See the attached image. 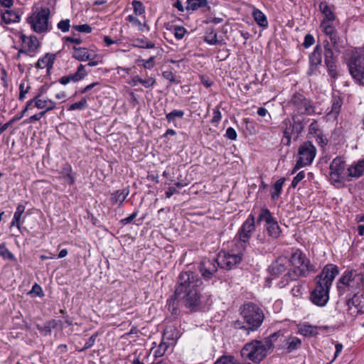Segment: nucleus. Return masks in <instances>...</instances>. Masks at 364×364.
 I'll return each instance as SVG.
<instances>
[{"label":"nucleus","mask_w":364,"mask_h":364,"mask_svg":"<svg viewBox=\"0 0 364 364\" xmlns=\"http://www.w3.org/2000/svg\"><path fill=\"white\" fill-rule=\"evenodd\" d=\"M202 283L197 273L191 271L181 272L178 277L174 294L167 301L169 311L176 314L180 301L186 308L196 311L201 302L200 287Z\"/></svg>","instance_id":"nucleus-1"},{"label":"nucleus","mask_w":364,"mask_h":364,"mask_svg":"<svg viewBox=\"0 0 364 364\" xmlns=\"http://www.w3.org/2000/svg\"><path fill=\"white\" fill-rule=\"evenodd\" d=\"M288 262L291 268L286 274V279L289 280L295 281L316 271L315 266L311 263L306 254L299 249H296L291 254Z\"/></svg>","instance_id":"nucleus-2"},{"label":"nucleus","mask_w":364,"mask_h":364,"mask_svg":"<svg viewBox=\"0 0 364 364\" xmlns=\"http://www.w3.org/2000/svg\"><path fill=\"white\" fill-rule=\"evenodd\" d=\"M274 346L269 341V338L264 340H253L244 345L240 350L241 356L252 361L255 364H259L273 350Z\"/></svg>","instance_id":"nucleus-3"},{"label":"nucleus","mask_w":364,"mask_h":364,"mask_svg":"<svg viewBox=\"0 0 364 364\" xmlns=\"http://www.w3.org/2000/svg\"><path fill=\"white\" fill-rule=\"evenodd\" d=\"M363 281L364 272L355 269H347L336 283L338 295L341 296L347 292L360 291Z\"/></svg>","instance_id":"nucleus-4"},{"label":"nucleus","mask_w":364,"mask_h":364,"mask_svg":"<svg viewBox=\"0 0 364 364\" xmlns=\"http://www.w3.org/2000/svg\"><path fill=\"white\" fill-rule=\"evenodd\" d=\"M292 120L289 118L284 119L281 124V129L284 138L287 140L286 144L290 145L291 138L297 139L304 131L305 126L310 119L304 116L291 115Z\"/></svg>","instance_id":"nucleus-5"},{"label":"nucleus","mask_w":364,"mask_h":364,"mask_svg":"<svg viewBox=\"0 0 364 364\" xmlns=\"http://www.w3.org/2000/svg\"><path fill=\"white\" fill-rule=\"evenodd\" d=\"M347 65L354 82L364 86V48L352 50Z\"/></svg>","instance_id":"nucleus-6"},{"label":"nucleus","mask_w":364,"mask_h":364,"mask_svg":"<svg viewBox=\"0 0 364 364\" xmlns=\"http://www.w3.org/2000/svg\"><path fill=\"white\" fill-rule=\"evenodd\" d=\"M269 341L277 350H282V353L289 354L298 350L301 346V341L296 336L285 335L279 331L269 337Z\"/></svg>","instance_id":"nucleus-7"},{"label":"nucleus","mask_w":364,"mask_h":364,"mask_svg":"<svg viewBox=\"0 0 364 364\" xmlns=\"http://www.w3.org/2000/svg\"><path fill=\"white\" fill-rule=\"evenodd\" d=\"M241 315L248 326L247 335L250 331H257L261 326L264 318L261 308L253 303L245 304Z\"/></svg>","instance_id":"nucleus-8"},{"label":"nucleus","mask_w":364,"mask_h":364,"mask_svg":"<svg viewBox=\"0 0 364 364\" xmlns=\"http://www.w3.org/2000/svg\"><path fill=\"white\" fill-rule=\"evenodd\" d=\"M50 9L42 8L39 11L33 13L27 18L31 29L38 33H47L50 31L52 26L49 23Z\"/></svg>","instance_id":"nucleus-9"},{"label":"nucleus","mask_w":364,"mask_h":364,"mask_svg":"<svg viewBox=\"0 0 364 364\" xmlns=\"http://www.w3.org/2000/svg\"><path fill=\"white\" fill-rule=\"evenodd\" d=\"M289 106L292 110L291 115L304 116L311 115L314 112L311 102L305 96L299 93H295L289 102Z\"/></svg>","instance_id":"nucleus-10"},{"label":"nucleus","mask_w":364,"mask_h":364,"mask_svg":"<svg viewBox=\"0 0 364 364\" xmlns=\"http://www.w3.org/2000/svg\"><path fill=\"white\" fill-rule=\"evenodd\" d=\"M316 154V149L311 141H305L300 145L298 152V160L293 169L294 173L301 167L311 164Z\"/></svg>","instance_id":"nucleus-11"},{"label":"nucleus","mask_w":364,"mask_h":364,"mask_svg":"<svg viewBox=\"0 0 364 364\" xmlns=\"http://www.w3.org/2000/svg\"><path fill=\"white\" fill-rule=\"evenodd\" d=\"M289 262L285 258H278L269 267L268 271L270 275L274 277L282 276V280L278 285L280 288L284 287L291 280L286 279V274L288 269Z\"/></svg>","instance_id":"nucleus-12"},{"label":"nucleus","mask_w":364,"mask_h":364,"mask_svg":"<svg viewBox=\"0 0 364 364\" xmlns=\"http://www.w3.org/2000/svg\"><path fill=\"white\" fill-rule=\"evenodd\" d=\"M339 274V268L334 264H327L323 267L321 273L315 278L316 283L320 282L321 285L331 289L333 280Z\"/></svg>","instance_id":"nucleus-13"},{"label":"nucleus","mask_w":364,"mask_h":364,"mask_svg":"<svg viewBox=\"0 0 364 364\" xmlns=\"http://www.w3.org/2000/svg\"><path fill=\"white\" fill-rule=\"evenodd\" d=\"M255 230V216L250 214L247 220L243 223L238 231L239 240L237 245L243 250L245 248V244L247 243L252 236V232Z\"/></svg>","instance_id":"nucleus-14"},{"label":"nucleus","mask_w":364,"mask_h":364,"mask_svg":"<svg viewBox=\"0 0 364 364\" xmlns=\"http://www.w3.org/2000/svg\"><path fill=\"white\" fill-rule=\"evenodd\" d=\"M242 260L241 253L231 254L225 251H221L217 257L218 266L221 269L230 270L237 267Z\"/></svg>","instance_id":"nucleus-15"},{"label":"nucleus","mask_w":364,"mask_h":364,"mask_svg":"<svg viewBox=\"0 0 364 364\" xmlns=\"http://www.w3.org/2000/svg\"><path fill=\"white\" fill-rule=\"evenodd\" d=\"M330 289V288L321 285L320 282H316L315 288L310 294L311 301L317 306H325L329 300Z\"/></svg>","instance_id":"nucleus-16"},{"label":"nucleus","mask_w":364,"mask_h":364,"mask_svg":"<svg viewBox=\"0 0 364 364\" xmlns=\"http://www.w3.org/2000/svg\"><path fill=\"white\" fill-rule=\"evenodd\" d=\"M20 39L22 43L20 53H24L25 55L31 57L34 56L41 46L38 38L33 35L26 36L22 33Z\"/></svg>","instance_id":"nucleus-17"},{"label":"nucleus","mask_w":364,"mask_h":364,"mask_svg":"<svg viewBox=\"0 0 364 364\" xmlns=\"http://www.w3.org/2000/svg\"><path fill=\"white\" fill-rule=\"evenodd\" d=\"M346 162L342 157L337 156L330 164V179L333 183H341L346 181L344 177Z\"/></svg>","instance_id":"nucleus-18"},{"label":"nucleus","mask_w":364,"mask_h":364,"mask_svg":"<svg viewBox=\"0 0 364 364\" xmlns=\"http://www.w3.org/2000/svg\"><path fill=\"white\" fill-rule=\"evenodd\" d=\"M218 261L216 259H204L198 265V269L205 279H210L217 272Z\"/></svg>","instance_id":"nucleus-19"},{"label":"nucleus","mask_w":364,"mask_h":364,"mask_svg":"<svg viewBox=\"0 0 364 364\" xmlns=\"http://www.w3.org/2000/svg\"><path fill=\"white\" fill-rule=\"evenodd\" d=\"M348 309L353 306L358 309V314H364V295L360 291L350 293L346 301Z\"/></svg>","instance_id":"nucleus-20"},{"label":"nucleus","mask_w":364,"mask_h":364,"mask_svg":"<svg viewBox=\"0 0 364 364\" xmlns=\"http://www.w3.org/2000/svg\"><path fill=\"white\" fill-rule=\"evenodd\" d=\"M323 48L320 45H317L313 52L309 55V68L307 72L309 75L315 74L318 66L322 62Z\"/></svg>","instance_id":"nucleus-21"},{"label":"nucleus","mask_w":364,"mask_h":364,"mask_svg":"<svg viewBox=\"0 0 364 364\" xmlns=\"http://www.w3.org/2000/svg\"><path fill=\"white\" fill-rule=\"evenodd\" d=\"M87 73L85 70V65L80 64L75 73L61 77L58 80V82L63 85H66L71 82H77L82 80L87 76Z\"/></svg>","instance_id":"nucleus-22"},{"label":"nucleus","mask_w":364,"mask_h":364,"mask_svg":"<svg viewBox=\"0 0 364 364\" xmlns=\"http://www.w3.org/2000/svg\"><path fill=\"white\" fill-rule=\"evenodd\" d=\"M73 50L72 56L78 61H87L88 60L95 59L97 57L94 50H89L87 48L74 46Z\"/></svg>","instance_id":"nucleus-23"},{"label":"nucleus","mask_w":364,"mask_h":364,"mask_svg":"<svg viewBox=\"0 0 364 364\" xmlns=\"http://www.w3.org/2000/svg\"><path fill=\"white\" fill-rule=\"evenodd\" d=\"M56 56L57 55L55 53H47L38 60L35 67L37 69L46 68L47 74H50L51 70L53 68V64L56 59Z\"/></svg>","instance_id":"nucleus-24"},{"label":"nucleus","mask_w":364,"mask_h":364,"mask_svg":"<svg viewBox=\"0 0 364 364\" xmlns=\"http://www.w3.org/2000/svg\"><path fill=\"white\" fill-rule=\"evenodd\" d=\"M346 181H350L353 178H360L364 172V159L359 160L354 164L350 165L348 169Z\"/></svg>","instance_id":"nucleus-25"},{"label":"nucleus","mask_w":364,"mask_h":364,"mask_svg":"<svg viewBox=\"0 0 364 364\" xmlns=\"http://www.w3.org/2000/svg\"><path fill=\"white\" fill-rule=\"evenodd\" d=\"M26 207L23 204H18L16 207V211L14 214L13 219L10 224V228L16 227L19 228L20 223H23L26 216L23 215Z\"/></svg>","instance_id":"nucleus-26"},{"label":"nucleus","mask_w":364,"mask_h":364,"mask_svg":"<svg viewBox=\"0 0 364 364\" xmlns=\"http://www.w3.org/2000/svg\"><path fill=\"white\" fill-rule=\"evenodd\" d=\"M319 11L323 15V18L321 21L333 22L336 19V15L333 10L326 1H322L318 5Z\"/></svg>","instance_id":"nucleus-27"},{"label":"nucleus","mask_w":364,"mask_h":364,"mask_svg":"<svg viewBox=\"0 0 364 364\" xmlns=\"http://www.w3.org/2000/svg\"><path fill=\"white\" fill-rule=\"evenodd\" d=\"M210 0H186V10L187 11H196L199 9H210L209 6Z\"/></svg>","instance_id":"nucleus-28"},{"label":"nucleus","mask_w":364,"mask_h":364,"mask_svg":"<svg viewBox=\"0 0 364 364\" xmlns=\"http://www.w3.org/2000/svg\"><path fill=\"white\" fill-rule=\"evenodd\" d=\"M60 321L51 319L46 321L43 325H37L38 330L44 336L51 334L52 330L57 328L59 325Z\"/></svg>","instance_id":"nucleus-29"},{"label":"nucleus","mask_w":364,"mask_h":364,"mask_svg":"<svg viewBox=\"0 0 364 364\" xmlns=\"http://www.w3.org/2000/svg\"><path fill=\"white\" fill-rule=\"evenodd\" d=\"M129 193L127 188L117 190L111 194L110 200L113 204H119L121 206Z\"/></svg>","instance_id":"nucleus-30"},{"label":"nucleus","mask_w":364,"mask_h":364,"mask_svg":"<svg viewBox=\"0 0 364 364\" xmlns=\"http://www.w3.org/2000/svg\"><path fill=\"white\" fill-rule=\"evenodd\" d=\"M60 174L69 185H73L75 181V173L70 164H66L62 167Z\"/></svg>","instance_id":"nucleus-31"},{"label":"nucleus","mask_w":364,"mask_h":364,"mask_svg":"<svg viewBox=\"0 0 364 364\" xmlns=\"http://www.w3.org/2000/svg\"><path fill=\"white\" fill-rule=\"evenodd\" d=\"M331 102V109L328 113V115L333 119H336L340 113L343 105V100L340 97L333 96Z\"/></svg>","instance_id":"nucleus-32"},{"label":"nucleus","mask_w":364,"mask_h":364,"mask_svg":"<svg viewBox=\"0 0 364 364\" xmlns=\"http://www.w3.org/2000/svg\"><path fill=\"white\" fill-rule=\"evenodd\" d=\"M252 16L257 24L263 28H266L268 27V21L265 14L258 9L254 8L252 11Z\"/></svg>","instance_id":"nucleus-33"},{"label":"nucleus","mask_w":364,"mask_h":364,"mask_svg":"<svg viewBox=\"0 0 364 364\" xmlns=\"http://www.w3.org/2000/svg\"><path fill=\"white\" fill-rule=\"evenodd\" d=\"M1 20L6 24L20 21L21 16L13 10H6L1 13Z\"/></svg>","instance_id":"nucleus-34"},{"label":"nucleus","mask_w":364,"mask_h":364,"mask_svg":"<svg viewBox=\"0 0 364 364\" xmlns=\"http://www.w3.org/2000/svg\"><path fill=\"white\" fill-rule=\"evenodd\" d=\"M0 257H1L4 260L17 263V259L16 256L7 248L5 242L0 244Z\"/></svg>","instance_id":"nucleus-35"},{"label":"nucleus","mask_w":364,"mask_h":364,"mask_svg":"<svg viewBox=\"0 0 364 364\" xmlns=\"http://www.w3.org/2000/svg\"><path fill=\"white\" fill-rule=\"evenodd\" d=\"M285 178H282L279 180H277L274 184L273 185L272 189L271 191V198L273 200H276L279 198L280 196L282 191V187L284 183Z\"/></svg>","instance_id":"nucleus-36"},{"label":"nucleus","mask_w":364,"mask_h":364,"mask_svg":"<svg viewBox=\"0 0 364 364\" xmlns=\"http://www.w3.org/2000/svg\"><path fill=\"white\" fill-rule=\"evenodd\" d=\"M323 53L324 55V63L336 61V57H335L333 50L328 41H323Z\"/></svg>","instance_id":"nucleus-37"},{"label":"nucleus","mask_w":364,"mask_h":364,"mask_svg":"<svg viewBox=\"0 0 364 364\" xmlns=\"http://www.w3.org/2000/svg\"><path fill=\"white\" fill-rule=\"evenodd\" d=\"M178 332L176 327L174 326H168L164 330L163 333V340H167V341H172L174 343L176 342V341L178 338Z\"/></svg>","instance_id":"nucleus-38"},{"label":"nucleus","mask_w":364,"mask_h":364,"mask_svg":"<svg viewBox=\"0 0 364 364\" xmlns=\"http://www.w3.org/2000/svg\"><path fill=\"white\" fill-rule=\"evenodd\" d=\"M274 220H276V219L272 216V214L269 209L266 208L261 209L260 213L257 218V223H260L261 221H264L267 226Z\"/></svg>","instance_id":"nucleus-39"},{"label":"nucleus","mask_w":364,"mask_h":364,"mask_svg":"<svg viewBox=\"0 0 364 364\" xmlns=\"http://www.w3.org/2000/svg\"><path fill=\"white\" fill-rule=\"evenodd\" d=\"M167 29L177 40H181L187 33V30L183 26L172 25Z\"/></svg>","instance_id":"nucleus-40"},{"label":"nucleus","mask_w":364,"mask_h":364,"mask_svg":"<svg viewBox=\"0 0 364 364\" xmlns=\"http://www.w3.org/2000/svg\"><path fill=\"white\" fill-rule=\"evenodd\" d=\"M268 235L273 238H278L281 235L280 227L277 220L266 226Z\"/></svg>","instance_id":"nucleus-41"},{"label":"nucleus","mask_w":364,"mask_h":364,"mask_svg":"<svg viewBox=\"0 0 364 364\" xmlns=\"http://www.w3.org/2000/svg\"><path fill=\"white\" fill-rule=\"evenodd\" d=\"M332 46L336 51L340 52L341 48L344 47L343 42L336 31L334 34L329 37Z\"/></svg>","instance_id":"nucleus-42"},{"label":"nucleus","mask_w":364,"mask_h":364,"mask_svg":"<svg viewBox=\"0 0 364 364\" xmlns=\"http://www.w3.org/2000/svg\"><path fill=\"white\" fill-rule=\"evenodd\" d=\"M204 41L209 45L218 44L219 41L218 40V34L213 28H211L206 32Z\"/></svg>","instance_id":"nucleus-43"},{"label":"nucleus","mask_w":364,"mask_h":364,"mask_svg":"<svg viewBox=\"0 0 364 364\" xmlns=\"http://www.w3.org/2000/svg\"><path fill=\"white\" fill-rule=\"evenodd\" d=\"M320 27L325 35L330 37L336 32L335 27L333 25V22H325L321 21Z\"/></svg>","instance_id":"nucleus-44"},{"label":"nucleus","mask_w":364,"mask_h":364,"mask_svg":"<svg viewBox=\"0 0 364 364\" xmlns=\"http://www.w3.org/2000/svg\"><path fill=\"white\" fill-rule=\"evenodd\" d=\"M328 75L336 80L338 76L336 61L325 63Z\"/></svg>","instance_id":"nucleus-45"},{"label":"nucleus","mask_w":364,"mask_h":364,"mask_svg":"<svg viewBox=\"0 0 364 364\" xmlns=\"http://www.w3.org/2000/svg\"><path fill=\"white\" fill-rule=\"evenodd\" d=\"M126 19L127 21L132 23V25L138 26L139 30L140 31H144V28H146L147 31L149 30V28L146 23H141V22L136 16L133 15L127 16Z\"/></svg>","instance_id":"nucleus-46"},{"label":"nucleus","mask_w":364,"mask_h":364,"mask_svg":"<svg viewBox=\"0 0 364 364\" xmlns=\"http://www.w3.org/2000/svg\"><path fill=\"white\" fill-rule=\"evenodd\" d=\"M169 346L170 343L162 339V341L159 345L158 348L154 351V356L155 358L162 357L168 350Z\"/></svg>","instance_id":"nucleus-47"},{"label":"nucleus","mask_w":364,"mask_h":364,"mask_svg":"<svg viewBox=\"0 0 364 364\" xmlns=\"http://www.w3.org/2000/svg\"><path fill=\"white\" fill-rule=\"evenodd\" d=\"M134 46L141 48H154L155 44L151 41H147L146 38H136L134 40Z\"/></svg>","instance_id":"nucleus-48"},{"label":"nucleus","mask_w":364,"mask_h":364,"mask_svg":"<svg viewBox=\"0 0 364 364\" xmlns=\"http://www.w3.org/2000/svg\"><path fill=\"white\" fill-rule=\"evenodd\" d=\"M185 114L183 110L173 109L171 112L166 114V119L168 122H173L176 118H182Z\"/></svg>","instance_id":"nucleus-49"},{"label":"nucleus","mask_w":364,"mask_h":364,"mask_svg":"<svg viewBox=\"0 0 364 364\" xmlns=\"http://www.w3.org/2000/svg\"><path fill=\"white\" fill-rule=\"evenodd\" d=\"M88 107L87 102L86 98H82L79 102H75L72 105H70L68 107V110L73 111V110H82L86 109Z\"/></svg>","instance_id":"nucleus-50"},{"label":"nucleus","mask_w":364,"mask_h":364,"mask_svg":"<svg viewBox=\"0 0 364 364\" xmlns=\"http://www.w3.org/2000/svg\"><path fill=\"white\" fill-rule=\"evenodd\" d=\"M132 6L136 15L140 16L145 12L144 6L139 1L134 0L132 1Z\"/></svg>","instance_id":"nucleus-51"},{"label":"nucleus","mask_w":364,"mask_h":364,"mask_svg":"<svg viewBox=\"0 0 364 364\" xmlns=\"http://www.w3.org/2000/svg\"><path fill=\"white\" fill-rule=\"evenodd\" d=\"M309 133L310 134H313L314 136L321 133V130L319 129V125L318 122L315 119H313L311 124L309 126Z\"/></svg>","instance_id":"nucleus-52"},{"label":"nucleus","mask_w":364,"mask_h":364,"mask_svg":"<svg viewBox=\"0 0 364 364\" xmlns=\"http://www.w3.org/2000/svg\"><path fill=\"white\" fill-rule=\"evenodd\" d=\"M73 28L75 29L77 32L90 33L92 32V27L88 24H82V25H74L73 26Z\"/></svg>","instance_id":"nucleus-53"},{"label":"nucleus","mask_w":364,"mask_h":364,"mask_svg":"<svg viewBox=\"0 0 364 364\" xmlns=\"http://www.w3.org/2000/svg\"><path fill=\"white\" fill-rule=\"evenodd\" d=\"M57 26H58V28L59 30H60L62 32H63V33L68 32V31H69L70 28V20L69 19L61 20L60 22H58Z\"/></svg>","instance_id":"nucleus-54"},{"label":"nucleus","mask_w":364,"mask_h":364,"mask_svg":"<svg viewBox=\"0 0 364 364\" xmlns=\"http://www.w3.org/2000/svg\"><path fill=\"white\" fill-rule=\"evenodd\" d=\"M213 118L211 119V122L213 124H218L222 119V114L220 111V107H215L213 110Z\"/></svg>","instance_id":"nucleus-55"},{"label":"nucleus","mask_w":364,"mask_h":364,"mask_svg":"<svg viewBox=\"0 0 364 364\" xmlns=\"http://www.w3.org/2000/svg\"><path fill=\"white\" fill-rule=\"evenodd\" d=\"M232 355L220 356L213 364H232Z\"/></svg>","instance_id":"nucleus-56"},{"label":"nucleus","mask_w":364,"mask_h":364,"mask_svg":"<svg viewBox=\"0 0 364 364\" xmlns=\"http://www.w3.org/2000/svg\"><path fill=\"white\" fill-rule=\"evenodd\" d=\"M36 107L39 109H46L47 107L46 102L47 99H41L40 95H35Z\"/></svg>","instance_id":"nucleus-57"},{"label":"nucleus","mask_w":364,"mask_h":364,"mask_svg":"<svg viewBox=\"0 0 364 364\" xmlns=\"http://www.w3.org/2000/svg\"><path fill=\"white\" fill-rule=\"evenodd\" d=\"M97 336H98V333L97 332L95 333L94 334H92L90 336V338L87 341L84 347L82 348V349L80 351H83L85 350L89 349L91 347H92L95 345V343Z\"/></svg>","instance_id":"nucleus-58"},{"label":"nucleus","mask_w":364,"mask_h":364,"mask_svg":"<svg viewBox=\"0 0 364 364\" xmlns=\"http://www.w3.org/2000/svg\"><path fill=\"white\" fill-rule=\"evenodd\" d=\"M138 213H139L138 210L134 211L129 216L120 220V221H119L120 224L122 225H126L127 224L131 223L136 218V216L138 215Z\"/></svg>","instance_id":"nucleus-59"},{"label":"nucleus","mask_w":364,"mask_h":364,"mask_svg":"<svg viewBox=\"0 0 364 364\" xmlns=\"http://www.w3.org/2000/svg\"><path fill=\"white\" fill-rule=\"evenodd\" d=\"M305 177V173L304 171L299 172L295 177H294L291 186L292 188H296L298 183L302 181Z\"/></svg>","instance_id":"nucleus-60"},{"label":"nucleus","mask_w":364,"mask_h":364,"mask_svg":"<svg viewBox=\"0 0 364 364\" xmlns=\"http://www.w3.org/2000/svg\"><path fill=\"white\" fill-rule=\"evenodd\" d=\"M65 41L67 43V45L75 44V46L77 45L81 44L82 42L80 37H75V36H67L65 38Z\"/></svg>","instance_id":"nucleus-61"},{"label":"nucleus","mask_w":364,"mask_h":364,"mask_svg":"<svg viewBox=\"0 0 364 364\" xmlns=\"http://www.w3.org/2000/svg\"><path fill=\"white\" fill-rule=\"evenodd\" d=\"M29 294H35L36 296H38L40 297L44 296V293H43V291L41 287L36 283H35L33 285L32 289H31V291L29 292Z\"/></svg>","instance_id":"nucleus-62"},{"label":"nucleus","mask_w":364,"mask_h":364,"mask_svg":"<svg viewBox=\"0 0 364 364\" xmlns=\"http://www.w3.org/2000/svg\"><path fill=\"white\" fill-rule=\"evenodd\" d=\"M315 42L314 37L311 34H306L304 37L303 46L306 48L311 46Z\"/></svg>","instance_id":"nucleus-63"},{"label":"nucleus","mask_w":364,"mask_h":364,"mask_svg":"<svg viewBox=\"0 0 364 364\" xmlns=\"http://www.w3.org/2000/svg\"><path fill=\"white\" fill-rule=\"evenodd\" d=\"M225 136L230 140H236L237 137V132L232 127H228L227 129Z\"/></svg>","instance_id":"nucleus-64"}]
</instances>
